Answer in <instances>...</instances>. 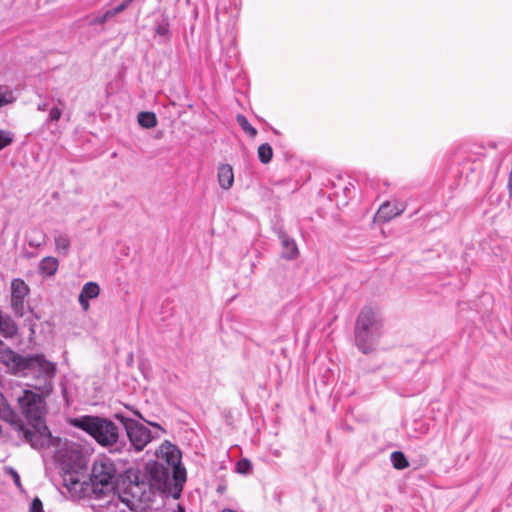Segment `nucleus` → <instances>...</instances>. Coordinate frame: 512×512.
Segmentation results:
<instances>
[{
    "label": "nucleus",
    "mask_w": 512,
    "mask_h": 512,
    "mask_svg": "<svg viewBox=\"0 0 512 512\" xmlns=\"http://www.w3.org/2000/svg\"><path fill=\"white\" fill-rule=\"evenodd\" d=\"M0 361L7 371L18 377L31 379L29 386L44 396H49L54 387L56 364L43 354L21 355L7 347L0 340Z\"/></svg>",
    "instance_id": "obj_1"
},
{
    "label": "nucleus",
    "mask_w": 512,
    "mask_h": 512,
    "mask_svg": "<svg viewBox=\"0 0 512 512\" xmlns=\"http://www.w3.org/2000/svg\"><path fill=\"white\" fill-rule=\"evenodd\" d=\"M45 397L32 390H24L22 395L17 398V402L29 427L18 420L16 414L13 422H10L17 436L23 438L34 449H43L53 441L51 432L45 424V415L47 414Z\"/></svg>",
    "instance_id": "obj_2"
},
{
    "label": "nucleus",
    "mask_w": 512,
    "mask_h": 512,
    "mask_svg": "<svg viewBox=\"0 0 512 512\" xmlns=\"http://www.w3.org/2000/svg\"><path fill=\"white\" fill-rule=\"evenodd\" d=\"M52 440L53 441L47 445V447L56 448L54 459L64 471V484L68 490L76 491L77 488L82 485L76 472L85 466V458L81 448L73 442L67 440L62 441V439L53 436ZM44 448H46V446Z\"/></svg>",
    "instance_id": "obj_3"
},
{
    "label": "nucleus",
    "mask_w": 512,
    "mask_h": 512,
    "mask_svg": "<svg viewBox=\"0 0 512 512\" xmlns=\"http://www.w3.org/2000/svg\"><path fill=\"white\" fill-rule=\"evenodd\" d=\"M69 423L78 429L89 434L99 445L113 447V451L121 452L126 447L125 443L119 442V429L110 419L83 415L70 419Z\"/></svg>",
    "instance_id": "obj_4"
},
{
    "label": "nucleus",
    "mask_w": 512,
    "mask_h": 512,
    "mask_svg": "<svg viewBox=\"0 0 512 512\" xmlns=\"http://www.w3.org/2000/svg\"><path fill=\"white\" fill-rule=\"evenodd\" d=\"M382 319L379 312L365 306L361 309L355 324V342L356 346L364 354L374 349L378 339L381 336Z\"/></svg>",
    "instance_id": "obj_5"
},
{
    "label": "nucleus",
    "mask_w": 512,
    "mask_h": 512,
    "mask_svg": "<svg viewBox=\"0 0 512 512\" xmlns=\"http://www.w3.org/2000/svg\"><path fill=\"white\" fill-rule=\"evenodd\" d=\"M117 470L114 462L107 456H98L92 466L90 482L94 499L101 498L114 490Z\"/></svg>",
    "instance_id": "obj_6"
},
{
    "label": "nucleus",
    "mask_w": 512,
    "mask_h": 512,
    "mask_svg": "<svg viewBox=\"0 0 512 512\" xmlns=\"http://www.w3.org/2000/svg\"><path fill=\"white\" fill-rule=\"evenodd\" d=\"M157 456L161 461L165 462L166 467L172 470L175 487L181 491L183 483L186 481V470L181 464L180 450L175 445L166 441L159 447Z\"/></svg>",
    "instance_id": "obj_7"
},
{
    "label": "nucleus",
    "mask_w": 512,
    "mask_h": 512,
    "mask_svg": "<svg viewBox=\"0 0 512 512\" xmlns=\"http://www.w3.org/2000/svg\"><path fill=\"white\" fill-rule=\"evenodd\" d=\"M171 474L172 470L164 463L150 461L144 467L141 484H147L152 489L165 492L169 488Z\"/></svg>",
    "instance_id": "obj_8"
},
{
    "label": "nucleus",
    "mask_w": 512,
    "mask_h": 512,
    "mask_svg": "<svg viewBox=\"0 0 512 512\" xmlns=\"http://www.w3.org/2000/svg\"><path fill=\"white\" fill-rule=\"evenodd\" d=\"M121 420L130 441V446H126L124 449L134 448L138 452L142 451L152 440L151 431L134 419L122 417Z\"/></svg>",
    "instance_id": "obj_9"
},
{
    "label": "nucleus",
    "mask_w": 512,
    "mask_h": 512,
    "mask_svg": "<svg viewBox=\"0 0 512 512\" xmlns=\"http://www.w3.org/2000/svg\"><path fill=\"white\" fill-rule=\"evenodd\" d=\"M97 503L92 505L95 512H127L132 510L131 502L128 498L115 493L114 490L101 498L94 499Z\"/></svg>",
    "instance_id": "obj_10"
},
{
    "label": "nucleus",
    "mask_w": 512,
    "mask_h": 512,
    "mask_svg": "<svg viewBox=\"0 0 512 512\" xmlns=\"http://www.w3.org/2000/svg\"><path fill=\"white\" fill-rule=\"evenodd\" d=\"M29 293L28 285L21 279H14L11 283V306L15 315L22 317L24 313V300Z\"/></svg>",
    "instance_id": "obj_11"
},
{
    "label": "nucleus",
    "mask_w": 512,
    "mask_h": 512,
    "mask_svg": "<svg viewBox=\"0 0 512 512\" xmlns=\"http://www.w3.org/2000/svg\"><path fill=\"white\" fill-rule=\"evenodd\" d=\"M405 210V205L402 203L384 202L376 213V218L381 222H389L396 216L402 214Z\"/></svg>",
    "instance_id": "obj_12"
},
{
    "label": "nucleus",
    "mask_w": 512,
    "mask_h": 512,
    "mask_svg": "<svg viewBox=\"0 0 512 512\" xmlns=\"http://www.w3.org/2000/svg\"><path fill=\"white\" fill-rule=\"evenodd\" d=\"M100 293V287L95 282H88L84 284L80 294L79 303L84 311H87L90 307L89 300L98 297Z\"/></svg>",
    "instance_id": "obj_13"
},
{
    "label": "nucleus",
    "mask_w": 512,
    "mask_h": 512,
    "mask_svg": "<svg viewBox=\"0 0 512 512\" xmlns=\"http://www.w3.org/2000/svg\"><path fill=\"white\" fill-rule=\"evenodd\" d=\"M279 238H280L281 247H282V250H281L282 257L287 260H293V259L297 258L298 254H299V250H298L295 240L292 239L291 237H289L284 232H281L279 234Z\"/></svg>",
    "instance_id": "obj_14"
},
{
    "label": "nucleus",
    "mask_w": 512,
    "mask_h": 512,
    "mask_svg": "<svg viewBox=\"0 0 512 512\" xmlns=\"http://www.w3.org/2000/svg\"><path fill=\"white\" fill-rule=\"evenodd\" d=\"M55 252L62 256H67L70 252L71 238L62 231H55L54 235Z\"/></svg>",
    "instance_id": "obj_15"
},
{
    "label": "nucleus",
    "mask_w": 512,
    "mask_h": 512,
    "mask_svg": "<svg viewBox=\"0 0 512 512\" xmlns=\"http://www.w3.org/2000/svg\"><path fill=\"white\" fill-rule=\"evenodd\" d=\"M217 177L219 185L224 190H228L233 186L234 173L232 167L229 164L219 165Z\"/></svg>",
    "instance_id": "obj_16"
},
{
    "label": "nucleus",
    "mask_w": 512,
    "mask_h": 512,
    "mask_svg": "<svg viewBox=\"0 0 512 512\" xmlns=\"http://www.w3.org/2000/svg\"><path fill=\"white\" fill-rule=\"evenodd\" d=\"M58 267V260L53 256H47L40 261L38 270L42 276L51 277L57 272Z\"/></svg>",
    "instance_id": "obj_17"
},
{
    "label": "nucleus",
    "mask_w": 512,
    "mask_h": 512,
    "mask_svg": "<svg viewBox=\"0 0 512 512\" xmlns=\"http://www.w3.org/2000/svg\"><path fill=\"white\" fill-rule=\"evenodd\" d=\"M155 34L164 40H168L170 38V21L169 17L165 13H161L155 19Z\"/></svg>",
    "instance_id": "obj_18"
},
{
    "label": "nucleus",
    "mask_w": 512,
    "mask_h": 512,
    "mask_svg": "<svg viewBox=\"0 0 512 512\" xmlns=\"http://www.w3.org/2000/svg\"><path fill=\"white\" fill-rule=\"evenodd\" d=\"M18 328L9 316L0 313V334L5 338H12L17 334Z\"/></svg>",
    "instance_id": "obj_19"
},
{
    "label": "nucleus",
    "mask_w": 512,
    "mask_h": 512,
    "mask_svg": "<svg viewBox=\"0 0 512 512\" xmlns=\"http://www.w3.org/2000/svg\"><path fill=\"white\" fill-rule=\"evenodd\" d=\"M131 3V0H123L119 5H117L116 7L112 8V9H109L107 10L105 13H103L102 15H99L97 16L95 19H94V23L95 24H103L105 23L107 20L111 19L112 17H114L115 15L119 14L120 12H122L124 9H126V7Z\"/></svg>",
    "instance_id": "obj_20"
},
{
    "label": "nucleus",
    "mask_w": 512,
    "mask_h": 512,
    "mask_svg": "<svg viewBox=\"0 0 512 512\" xmlns=\"http://www.w3.org/2000/svg\"><path fill=\"white\" fill-rule=\"evenodd\" d=\"M138 123L144 128H153L157 125V118L153 112H140L138 114Z\"/></svg>",
    "instance_id": "obj_21"
},
{
    "label": "nucleus",
    "mask_w": 512,
    "mask_h": 512,
    "mask_svg": "<svg viewBox=\"0 0 512 512\" xmlns=\"http://www.w3.org/2000/svg\"><path fill=\"white\" fill-rule=\"evenodd\" d=\"M63 114V109L60 106H53L48 113L47 118L45 119L43 126L46 128H50L56 122L60 120Z\"/></svg>",
    "instance_id": "obj_22"
},
{
    "label": "nucleus",
    "mask_w": 512,
    "mask_h": 512,
    "mask_svg": "<svg viewBox=\"0 0 512 512\" xmlns=\"http://www.w3.org/2000/svg\"><path fill=\"white\" fill-rule=\"evenodd\" d=\"M390 458H391V462H392L394 468H396L398 470L405 469L409 466V462H408L407 458L400 451H395V452L391 453Z\"/></svg>",
    "instance_id": "obj_23"
},
{
    "label": "nucleus",
    "mask_w": 512,
    "mask_h": 512,
    "mask_svg": "<svg viewBox=\"0 0 512 512\" xmlns=\"http://www.w3.org/2000/svg\"><path fill=\"white\" fill-rule=\"evenodd\" d=\"M272 156L273 150L269 144L265 143L258 147V158L262 163H269L272 160Z\"/></svg>",
    "instance_id": "obj_24"
},
{
    "label": "nucleus",
    "mask_w": 512,
    "mask_h": 512,
    "mask_svg": "<svg viewBox=\"0 0 512 512\" xmlns=\"http://www.w3.org/2000/svg\"><path fill=\"white\" fill-rule=\"evenodd\" d=\"M46 236L40 231H33L27 236L28 245L30 247L39 248L45 243Z\"/></svg>",
    "instance_id": "obj_25"
},
{
    "label": "nucleus",
    "mask_w": 512,
    "mask_h": 512,
    "mask_svg": "<svg viewBox=\"0 0 512 512\" xmlns=\"http://www.w3.org/2000/svg\"><path fill=\"white\" fill-rule=\"evenodd\" d=\"M0 418L7 422H13L15 418V413L11 408H9L5 402L3 395L0 393Z\"/></svg>",
    "instance_id": "obj_26"
},
{
    "label": "nucleus",
    "mask_w": 512,
    "mask_h": 512,
    "mask_svg": "<svg viewBox=\"0 0 512 512\" xmlns=\"http://www.w3.org/2000/svg\"><path fill=\"white\" fill-rule=\"evenodd\" d=\"M236 119H237V123L239 124V126L242 128V130L245 133H247L251 137L256 136V134H257L256 128H254L249 123V121L247 120V118L244 115L239 114V115H237Z\"/></svg>",
    "instance_id": "obj_27"
},
{
    "label": "nucleus",
    "mask_w": 512,
    "mask_h": 512,
    "mask_svg": "<svg viewBox=\"0 0 512 512\" xmlns=\"http://www.w3.org/2000/svg\"><path fill=\"white\" fill-rule=\"evenodd\" d=\"M14 100L12 91L7 87L0 86V108L12 103Z\"/></svg>",
    "instance_id": "obj_28"
},
{
    "label": "nucleus",
    "mask_w": 512,
    "mask_h": 512,
    "mask_svg": "<svg viewBox=\"0 0 512 512\" xmlns=\"http://www.w3.org/2000/svg\"><path fill=\"white\" fill-rule=\"evenodd\" d=\"M14 141V134L11 131L0 129V151L11 145Z\"/></svg>",
    "instance_id": "obj_29"
},
{
    "label": "nucleus",
    "mask_w": 512,
    "mask_h": 512,
    "mask_svg": "<svg viewBox=\"0 0 512 512\" xmlns=\"http://www.w3.org/2000/svg\"><path fill=\"white\" fill-rule=\"evenodd\" d=\"M236 470L240 474L248 475L252 471V464L248 459H241L236 465Z\"/></svg>",
    "instance_id": "obj_30"
},
{
    "label": "nucleus",
    "mask_w": 512,
    "mask_h": 512,
    "mask_svg": "<svg viewBox=\"0 0 512 512\" xmlns=\"http://www.w3.org/2000/svg\"><path fill=\"white\" fill-rule=\"evenodd\" d=\"M30 512H42V503L39 499H34L30 506Z\"/></svg>",
    "instance_id": "obj_31"
},
{
    "label": "nucleus",
    "mask_w": 512,
    "mask_h": 512,
    "mask_svg": "<svg viewBox=\"0 0 512 512\" xmlns=\"http://www.w3.org/2000/svg\"><path fill=\"white\" fill-rule=\"evenodd\" d=\"M9 471H10V473H11L12 477H13V481H14V483H15L18 487H21L20 476L18 475V473H17L14 469H12V468H10V469H9Z\"/></svg>",
    "instance_id": "obj_32"
},
{
    "label": "nucleus",
    "mask_w": 512,
    "mask_h": 512,
    "mask_svg": "<svg viewBox=\"0 0 512 512\" xmlns=\"http://www.w3.org/2000/svg\"><path fill=\"white\" fill-rule=\"evenodd\" d=\"M48 109V104L46 102H41L37 105V110L38 111H46Z\"/></svg>",
    "instance_id": "obj_33"
},
{
    "label": "nucleus",
    "mask_w": 512,
    "mask_h": 512,
    "mask_svg": "<svg viewBox=\"0 0 512 512\" xmlns=\"http://www.w3.org/2000/svg\"><path fill=\"white\" fill-rule=\"evenodd\" d=\"M224 489H225L224 487L219 486L217 490H218V492L222 493L224 491Z\"/></svg>",
    "instance_id": "obj_34"
},
{
    "label": "nucleus",
    "mask_w": 512,
    "mask_h": 512,
    "mask_svg": "<svg viewBox=\"0 0 512 512\" xmlns=\"http://www.w3.org/2000/svg\"><path fill=\"white\" fill-rule=\"evenodd\" d=\"M222 512H236V511H234L232 509H224Z\"/></svg>",
    "instance_id": "obj_35"
},
{
    "label": "nucleus",
    "mask_w": 512,
    "mask_h": 512,
    "mask_svg": "<svg viewBox=\"0 0 512 512\" xmlns=\"http://www.w3.org/2000/svg\"><path fill=\"white\" fill-rule=\"evenodd\" d=\"M58 104H59L60 106H64V102H63L62 100H60V99L58 100Z\"/></svg>",
    "instance_id": "obj_36"
},
{
    "label": "nucleus",
    "mask_w": 512,
    "mask_h": 512,
    "mask_svg": "<svg viewBox=\"0 0 512 512\" xmlns=\"http://www.w3.org/2000/svg\"><path fill=\"white\" fill-rule=\"evenodd\" d=\"M150 424H151L152 426H155V427L160 428V426H159L158 424H156V423H150Z\"/></svg>",
    "instance_id": "obj_37"
},
{
    "label": "nucleus",
    "mask_w": 512,
    "mask_h": 512,
    "mask_svg": "<svg viewBox=\"0 0 512 512\" xmlns=\"http://www.w3.org/2000/svg\"><path fill=\"white\" fill-rule=\"evenodd\" d=\"M179 512H182V511H179Z\"/></svg>",
    "instance_id": "obj_38"
}]
</instances>
